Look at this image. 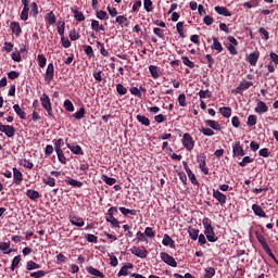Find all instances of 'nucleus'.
<instances>
[{"label": "nucleus", "mask_w": 278, "mask_h": 278, "mask_svg": "<svg viewBox=\"0 0 278 278\" xmlns=\"http://www.w3.org/2000/svg\"><path fill=\"white\" fill-rule=\"evenodd\" d=\"M202 225L204 227V236H206L208 242H217L218 237H216V232L214 231V227L212 226V219L204 217L202 219Z\"/></svg>", "instance_id": "nucleus-1"}, {"label": "nucleus", "mask_w": 278, "mask_h": 278, "mask_svg": "<svg viewBox=\"0 0 278 278\" xmlns=\"http://www.w3.org/2000/svg\"><path fill=\"white\" fill-rule=\"evenodd\" d=\"M40 101L43 110H46V112L48 113V116H50V118H53V106L51 105V98H49L47 93H42V96L40 97Z\"/></svg>", "instance_id": "nucleus-2"}, {"label": "nucleus", "mask_w": 278, "mask_h": 278, "mask_svg": "<svg viewBox=\"0 0 278 278\" xmlns=\"http://www.w3.org/2000/svg\"><path fill=\"white\" fill-rule=\"evenodd\" d=\"M160 257L164 264H167V266H172V268H177V261H175V257L170 256L166 252H161Z\"/></svg>", "instance_id": "nucleus-3"}, {"label": "nucleus", "mask_w": 278, "mask_h": 278, "mask_svg": "<svg viewBox=\"0 0 278 278\" xmlns=\"http://www.w3.org/2000/svg\"><path fill=\"white\" fill-rule=\"evenodd\" d=\"M53 77H55V66L53 63H49L45 74L46 84H51V81H53Z\"/></svg>", "instance_id": "nucleus-4"}, {"label": "nucleus", "mask_w": 278, "mask_h": 278, "mask_svg": "<svg viewBox=\"0 0 278 278\" xmlns=\"http://www.w3.org/2000/svg\"><path fill=\"white\" fill-rule=\"evenodd\" d=\"M182 146L185 147V149H187V151H192V149H194V139H192V136H190V134H184Z\"/></svg>", "instance_id": "nucleus-5"}, {"label": "nucleus", "mask_w": 278, "mask_h": 278, "mask_svg": "<svg viewBox=\"0 0 278 278\" xmlns=\"http://www.w3.org/2000/svg\"><path fill=\"white\" fill-rule=\"evenodd\" d=\"M0 131L7 136V138H14V134H16V128L11 125H3L0 123Z\"/></svg>", "instance_id": "nucleus-6"}, {"label": "nucleus", "mask_w": 278, "mask_h": 278, "mask_svg": "<svg viewBox=\"0 0 278 278\" xmlns=\"http://www.w3.org/2000/svg\"><path fill=\"white\" fill-rule=\"evenodd\" d=\"M197 162L203 175H210V168H207V165H206V156L204 154L198 155Z\"/></svg>", "instance_id": "nucleus-7"}, {"label": "nucleus", "mask_w": 278, "mask_h": 278, "mask_svg": "<svg viewBox=\"0 0 278 278\" xmlns=\"http://www.w3.org/2000/svg\"><path fill=\"white\" fill-rule=\"evenodd\" d=\"M130 253H132V255H136L137 257H140L141 260H144L149 256V251H147V249L144 248L132 247L130 249Z\"/></svg>", "instance_id": "nucleus-8"}, {"label": "nucleus", "mask_w": 278, "mask_h": 278, "mask_svg": "<svg viewBox=\"0 0 278 278\" xmlns=\"http://www.w3.org/2000/svg\"><path fill=\"white\" fill-rule=\"evenodd\" d=\"M247 153L244 152V148L240 144V141H237L232 146V155L233 157H244Z\"/></svg>", "instance_id": "nucleus-9"}, {"label": "nucleus", "mask_w": 278, "mask_h": 278, "mask_svg": "<svg viewBox=\"0 0 278 278\" xmlns=\"http://www.w3.org/2000/svg\"><path fill=\"white\" fill-rule=\"evenodd\" d=\"M65 144L74 155H84V150H81V146L77 143H70L68 139L65 140Z\"/></svg>", "instance_id": "nucleus-10"}, {"label": "nucleus", "mask_w": 278, "mask_h": 278, "mask_svg": "<svg viewBox=\"0 0 278 278\" xmlns=\"http://www.w3.org/2000/svg\"><path fill=\"white\" fill-rule=\"evenodd\" d=\"M256 240L260 242L261 247L263 248V251L268 252L270 249V245H268V242L266 241V238L264 235L260 233V231L255 232Z\"/></svg>", "instance_id": "nucleus-11"}, {"label": "nucleus", "mask_w": 278, "mask_h": 278, "mask_svg": "<svg viewBox=\"0 0 278 278\" xmlns=\"http://www.w3.org/2000/svg\"><path fill=\"white\" fill-rule=\"evenodd\" d=\"M68 220L72 225H74V227H84V225H86L84 218L76 216L75 214H71L68 216Z\"/></svg>", "instance_id": "nucleus-12"}, {"label": "nucleus", "mask_w": 278, "mask_h": 278, "mask_svg": "<svg viewBox=\"0 0 278 278\" xmlns=\"http://www.w3.org/2000/svg\"><path fill=\"white\" fill-rule=\"evenodd\" d=\"M213 197L220 205H225V203H227V195L220 192L218 189H213Z\"/></svg>", "instance_id": "nucleus-13"}, {"label": "nucleus", "mask_w": 278, "mask_h": 278, "mask_svg": "<svg viewBox=\"0 0 278 278\" xmlns=\"http://www.w3.org/2000/svg\"><path fill=\"white\" fill-rule=\"evenodd\" d=\"M13 184H15V186L23 184V173L16 167H13Z\"/></svg>", "instance_id": "nucleus-14"}, {"label": "nucleus", "mask_w": 278, "mask_h": 278, "mask_svg": "<svg viewBox=\"0 0 278 278\" xmlns=\"http://www.w3.org/2000/svg\"><path fill=\"white\" fill-rule=\"evenodd\" d=\"M254 112H256V114H266V112H268V105L266 102L257 100V105L254 109Z\"/></svg>", "instance_id": "nucleus-15"}, {"label": "nucleus", "mask_w": 278, "mask_h": 278, "mask_svg": "<svg viewBox=\"0 0 278 278\" xmlns=\"http://www.w3.org/2000/svg\"><path fill=\"white\" fill-rule=\"evenodd\" d=\"M10 29H11L12 34H14V36H16V38H18V36H21V34H23V28H21V24L18 22H11Z\"/></svg>", "instance_id": "nucleus-16"}, {"label": "nucleus", "mask_w": 278, "mask_h": 278, "mask_svg": "<svg viewBox=\"0 0 278 278\" xmlns=\"http://www.w3.org/2000/svg\"><path fill=\"white\" fill-rule=\"evenodd\" d=\"M252 211L254 212L255 216H258L260 218H268V215H266V212H264V208L260 204H253Z\"/></svg>", "instance_id": "nucleus-17"}, {"label": "nucleus", "mask_w": 278, "mask_h": 278, "mask_svg": "<svg viewBox=\"0 0 278 278\" xmlns=\"http://www.w3.org/2000/svg\"><path fill=\"white\" fill-rule=\"evenodd\" d=\"M247 60L251 66H257V60H260V51L250 53Z\"/></svg>", "instance_id": "nucleus-18"}, {"label": "nucleus", "mask_w": 278, "mask_h": 278, "mask_svg": "<svg viewBox=\"0 0 278 278\" xmlns=\"http://www.w3.org/2000/svg\"><path fill=\"white\" fill-rule=\"evenodd\" d=\"M134 268V264L131 263H126L121 270L117 273V277H127L129 275V270Z\"/></svg>", "instance_id": "nucleus-19"}, {"label": "nucleus", "mask_w": 278, "mask_h": 278, "mask_svg": "<svg viewBox=\"0 0 278 278\" xmlns=\"http://www.w3.org/2000/svg\"><path fill=\"white\" fill-rule=\"evenodd\" d=\"M162 244L164 247H169L170 249H175V240L168 236V233H165L162 240Z\"/></svg>", "instance_id": "nucleus-20"}, {"label": "nucleus", "mask_w": 278, "mask_h": 278, "mask_svg": "<svg viewBox=\"0 0 278 278\" xmlns=\"http://www.w3.org/2000/svg\"><path fill=\"white\" fill-rule=\"evenodd\" d=\"M86 270L89 275H93V277L105 278V275L101 270H99L92 266H87Z\"/></svg>", "instance_id": "nucleus-21"}, {"label": "nucleus", "mask_w": 278, "mask_h": 278, "mask_svg": "<svg viewBox=\"0 0 278 278\" xmlns=\"http://www.w3.org/2000/svg\"><path fill=\"white\" fill-rule=\"evenodd\" d=\"M213 45L211 46V49L213 51H217V53H223V43H220V41H218L217 37H213Z\"/></svg>", "instance_id": "nucleus-22"}, {"label": "nucleus", "mask_w": 278, "mask_h": 278, "mask_svg": "<svg viewBox=\"0 0 278 278\" xmlns=\"http://www.w3.org/2000/svg\"><path fill=\"white\" fill-rule=\"evenodd\" d=\"M204 123L206 127H211V129H214L215 131H220L222 129L220 124L214 119H205Z\"/></svg>", "instance_id": "nucleus-23"}, {"label": "nucleus", "mask_w": 278, "mask_h": 278, "mask_svg": "<svg viewBox=\"0 0 278 278\" xmlns=\"http://www.w3.org/2000/svg\"><path fill=\"white\" fill-rule=\"evenodd\" d=\"M215 12L219 14V16H231V12L227 9V7L217 5L214 8Z\"/></svg>", "instance_id": "nucleus-24"}, {"label": "nucleus", "mask_w": 278, "mask_h": 278, "mask_svg": "<svg viewBox=\"0 0 278 278\" xmlns=\"http://www.w3.org/2000/svg\"><path fill=\"white\" fill-rule=\"evenodd\" d=\"M26 197L30 199V201H36L40 199V192H38L37 190L28 189L26 191Z\"/></svg>", "instance_id": "nucleus-25"}, {"label": "nucleus", "mask_w": 278, "mask_h": 278, "mask_svg": "<svg viewBox=\"0 0 278 278\" xmlns=\"http://www.w3.org/2000/svg\"><path fill=\"white\" fill-rule=\"evenodd\" d=\"M42 182L46 185V186H49L50 188H54L55 186V178L51 177L50 175H45L42 177Z\"/></svg>", "instance_id": "nucleus-26"}, {"label": "nucleus", "mask_w": 278, "mask_h": 278, "mask_svg": "<svg viewBox=\"0 0 278 278\" xmlns=\"http://www.w3.org/2000/svg\"><path fill=\"white\" fill-rule=\"evenodd\" d=\"M115 23H118V25H121V27H129V20L127 17H125V15H118L115 18Z\"/></svg>", "instance_id": "nucleus-27"}, {"label": "nucleus", "mask_w": 278, "mask_h": 278, "mask_svg": "<svg viewBox=\"0 0 278 278\" xmlns=\"http://www.w3.org/2000/svg\"><path fill=\"white\" fill-rule=\"evenodd\" d=\"M13 110H14L15 114H17V116H20V118H22V121H25V118H27V113H25V111H23V109H21V105L14 104Z\"/></svg>", "instance_id": "nucleus-28"}, {"label": "nucleus", "mask_w": 278, "mask_h": 278, "mask_svg": "<svg viewBox=\"0 0 278 278\" xmlns=\"http://www.w3.org/2000/svg\"><path fill=\"white\" fill-rule=\"evenodd\" d=\"M149 72H150V75L153 77V79L160 78V68L157 67V65H150Z\"/></svg>", "instance_id": "nucleus-29"}, {"label": "nucleus", "mask_w": 278, "mask_h": 278, "mask_svg": "<svg viewBox=\"0 0 278 278\" xmlns=\"http://www.w3.org/2000/svg\"><path fill=\"white\" fill-rule=\"evenodd\" d=\"M65 182L68 184L70 186H73L74 188H83V186H84V182L73 179L71 177H67L65 179Z\"/></svg>", "instance_id": "nucleus-30"}, {"label": "nucleus", "mask_w": 278, "mask_h": 278, "mask_svg": "<svg viewBox=\"0 0 278 278\" xmlns=\"http://www.w3.org/2000/svg\"><path fill=\"white\" fill-rule=\"evenodd\" d=\"M138 123H140V125H144L146 127H149V125H151V119H149V117L144 116V115H140L138 114L136 116Z\"/></svg>", "instance_id": "nucleus-31"}, {"label": "nucleus", "mask_w": 278, "mask_h": 278, "mask_svg": "<svg viewBox=\"0 0 278 278\" xmlns=\"http://www.w3.org/2000/svg\"><path fill=\"white\" fill-rule=\"evenodd\" d=\"M72 12L74 14V18L78 21V23L86 21V16L81 11H78L77 9H74V10L72 9Z\"/></svg>", "instance_id": "nucleus-32"}, {"label": "nucleus", "mask_w": 278, "mask_h": 278, "mask_svg": "<svg viewBox=\"0 0 278 278\" xmlns=\"http://www.w3.org/2000/svg\"><path fill=\"white\" fill-rule=\"evenodd\" d=\"M119 212L123 214V216H127L128 214H130V216H138V211L126 208L123 206L119 207Z\"/></svg>", "instance_id": "nucleus-33"}, {"label": "nucleus", "mask_w": 278, "mask_h": 278, "mask_svg": "<svg viewBox=\"0 0 278 278\" xmlns=\"http://www.w3.org/2000/svg\"><path fill=\"white\" fill-rule=\"evenodd\" d=\"M10 241L0 242V251H3L4 255H10L12 253V249H10Z\"/></svg>", "instance_id": "nucleus-34"}, {"label": "nucleus", "mask_w": 278, "mask_h": 278, "mask_svg": "<svg viewBox=\"0 0 278 278\" xmlns=\"http://www.w3.org/2000/svg\"><path fill=\"white\" fill-rule=\"evenodd\" d=\"M219 114H222V116H224V118H230L231 117V108H229V106L220 108Z\"/></svg>", "instance_id": "nucleus-35"}, {"label": "nucleus", "mask_w": 278, "mask_h": 278, "mask_svg": "<svg viewBox=\"0 0 278 278\" xmlns=\"http://www.w3.org/2000/svg\"><path fill=\"white\" fill-rule=\"evenodd\" d=\"M46 21L48 25H55V22H56L55 13H53L52 11L47 13Z\"/></svg>", "instance_id": "nucleus-36"}, {"label": "nucleus", "mask_w": 278, "mask_h": 278, "mask_svg": "<svg viewBox=\"0 0 278 278\" xmlns=\"http://www.w3.org/2000/svg\"><path fill=\"white\" fill-rule=\"evenodd\" d=\"M101 179L106 184V186H114V184H116V178L109 177L105 174L101 176Z\"/></svg>", "instance_id": "nucleus-37"}, {"label": "nucleus", "mask_w": 278, "mask_h": 278, "mask_svg": "<svg viewBox=\"0 0 278 278\" xmlns=\"http://www.w3.org/2000/svg\"><path fill=\"white\" fill-rule=\"evenodd\" d=\"M214 275H216V269L214 267H206L202 278H212Z\"/></svg>", "instance_id": "nucleus-38"}, {"label": "nucleus", "mask_w": 278, "mask_h": 278, "mask_svg": "<svg viewBox=\"0 0 278 278\" xmlns=\"http://www.w3.org/2000/svg\"><path fill=\"white\" fill-rule=\"evenodd\" d=\"M97 18H99V21H108L110 18V15H108V12L103 11V10H97L96 13Z\"/></svg>", "instance_id": "nucleus-39"}, {"label": "nucleus", "mask_w": 278, "mask_h": 278, "mask_svg": "<svg viewBox=\"0 0 278 278\" xmlns=\"http://www.w3.org/2000/svg\"><path fill=\"white\" fill-rule=\"evenodd\" d=\"M40 269V265L37 264L36 262L34 261H28L27 264H26V270H38Z\"/></svg>", "instance_id": "nucleus-40"}, {"label": "nucleus", "mask_w": 278, "mask_h": 278, "mask_svg": "<svg viewBox=\"0 0 278 278\" xmlns=\"http://www.w3.org/2000/svg\"><path fill=\"white\" fill-rule=\"evenodd\" d=\"M52 142L54 144L55 151H62V147H64V139H62V138L54 139Z\"/></svg>", "instance_id": "nucleus-41"}, {"label": "nucleus", "mask_w": 278, "mask_h": 278, "mask_svg": "<svg viewBox=\"0 0 278 278\" xmlns=\"http://www.w3.org/2000/svg\"><path fill=\"white\" fill-rule=\"evenodd\" d=\"M20 18L21 21H27L29 18V7H23Z\"/></svg>", "instance_id": "nucleus-42"}, {"label": "nucleus", "mask_w": 278, "mask_h": 278, "mask_svg": "<svg viewBox=\"0 0 278 278\" xmlns=\"http://www.w3.org/2000/svg\"><path fill=\"white\" fill-rule=\"evenodd\" d=\"M63 108L66 112H75V105H73V102L68 99L64 101Z\"/></svg>", "instance_id": "nucleus-43"}, {"label": "nucleus", "mask_w": 278, "mask_h": 278, "mask_svg": "<svg viewBox=\"0 0 278 278\" xmlns=\"http://www.w3.org/2000/svg\"><path fill=\"white\" fill-rule=\"evenodd\" d=\"M37 62L40 68H45L47 66V58L45 54H38Z\"/></svg>", "instance_id": "nucleus-44"}, {"label": "nucleus", "mask_w": 278, "mask_h": 278, "mask_svg": "<svg viewBox=\"0 0 278 278\" xmlns=\"http://www.w3.org/2000/svg\"><path fill=\"white\" fill-rule=\"evenodd\" d=\"M11 58L13 62H23V56H21V52H18L17 48H15L14 52H12Z\"/></svg>", "instance_id": "nucleus-45"}, {"label": "nucleus", "mask_w": 278, "mask_h": 278, "mask_svg": "<svg viewBox=\"0 0 278 278\" xmlns=\"http://www.w3.org/2000/svg\"><path fill=\"white\" fill-rule=\"evenodd\" d=\"M84 116H86V109L84 106H81L75 114H74V118H76V121H81V118H84Z\"/></svg>", "instance_id": "nucleus-46"}, {"label": "nucleus", "mask_w": 278, "mask_h": 278, "mask_svg": "<svg viewBox=\"0 0 278 278\" xmlns=\"http://www.w3.org/2000/svg\"><path fill=\"white\" fill-rule=\"evenodd\" d=\"M188 233H189V237L191 238V240H199V229L189 228Z\"/></svg>", "instance_id": "nucleus-47"}, {"label": "nucleus", "mask_w": 278, "mask_h": 278, "mask_svg": "<svg viewBox=\"0 0 278 278\" xmlns=\"http://www.w3.org/2000/svg\"><path fill=\"white\" fill-rule=\"evenodd\" d=\"M200 99H212V91L210 89L199 91Z\"/></svg>", "instance_id": "nucleus-48"}, {"label": "nucleus", "mask_w": 278, "mask_h": 278, "mask_svg": "<svg viewBox=\"0 0 278 278\" xmlns=\"http://www.w3.org/2000/svg\"><path fill=\"white\" fill-rule=\"evenodd\" d=\"M247 125H248V127H255V125H257V116L249 115Z\"/></svg>", "instance_id": "nucleus-49"}, {"label": "nucleus", "mask_w": 278, "mask_h": 278, "mask_svg": "<svg viewBox=\"0 0 278 278\" xmlns=\"http://www.w3.org/2000/svg\"><path fill=\"white\" fill-rule=\"evenodd\" d=\"M30 16H33V18L38 16V4L36 2H31L30 4Z\"/></svg>", "instance_id": "nucleus-50"}, {"label": "nucleus", "mask_w": 278, "mask_h": 278, "mask_svg": "<svg viewBox=\"0 0 278 278\" xmlns=\"http://www.w3.org/2000/svg\"><path fill=\"white\" fill-rule=\"evenodd\" d=\"M56 155H58V160L61 164H66V156L64 155V151L63 150H55Z\"/></svg>", "instance_id": "nucleus-51"}, {"label": "nucleus", "mask_w": 278, "mask_h": 278, "mask_svg": "<svg viewBox=\"0 0 278 278\" xmlns=\"http://www.w3.org/2000/svg\"><path fill=\"white\" fill-rule=\"evenodd\" d=\"M143 8H144L146 12H153V1L143 0Z\"/></svg>", "instance_id": "nucleus-52"}, {"label": "nucleus", "mask_w": 278, "mask_h": 278, "mask_svg": "<svg viewBox=\"0 0 278 278\" xmlns=\"http://www.w3.org/2000/svg\"><path fill=\"white\" fill-rule=\"evenodd\" d=\"M187 175L193 186H199V180L197 179V175L192 173V169L190 172H187Z\"/></svg>", "instance_id": "nucleus-53"}, {"label": "nucleus", "mask_w": 278, "mask_h": 278, "mask_svg": "<svg viewBox=\"0 0 278 278\" xmlns=\"http://www.w3.org/2000/svg\"><path fill=\"white\" fill-rule=\"evenodd\" d=\"M85 238H86L87 242H92L93 244H97L99 242V237L91 235V233L85 235Z\"/></svg>", "instance_id": "nucleus-54"}, {"label": "nucleus", "mask_w": 278, "mask_h": 278, "mask_svg": "<svg viewBox=\"0 0 278 278\" xmlns=\"http://www.w3.org/2000/svg\"><path fill=\"white\" fill-rule=\"evenodd\" d=\"M176 29H177L180 38H186V34H184V22H178L176 24Z\"/></svg>", "instance_id": "nucleus-55"}, {"label": "nucleus", "mask_w": 278, "mask_h": 278, "mask_svg": "<svg viewBox=\"0 0 278 278\" xmlns=\"http://www.w3.org/2000/svg\"><path fill=\"white\" fill-rule=\"evenodd\" d=\"M116 92L118 94H121V97L127 94V88H125V86H123V84H117L116 85Z\"/></svg>", "instance_id": "nucleus-56"}, {"label": "nucleus", "mask_w": 278, "mask_h": 278, "mask_svg": "<svg viewBox=\"0 0 278 278\" xmlns=\"http://www.w3.org/2000/svg\"><path fill=\"white\" fill-rule=\"evenodd\" d=\"M181 61H182V64H185V66H188L189 68H194L195 66L194 62L190 61L188 56H181Z\"/></svg>", "instance_id": "nucleus-57"}, {"label": "nucleus", "mask_w": 278, "mask_h": 278, "mask_svg": "<svg viewBox=\"0 0 278 278\" xmlns=\"http://www.w3.org/2000/svg\"><path fill=\"white\" fill-rule=\"evenodd\" d=\"M130 94L134 97H138V99H142V92L138 89V87H130L129 89Z\"/></svg>", "instance_id": "nucleus-58"}, {"label": "nucleus", "mask_w": 278, "mask_h": 278, "mask_svg": "<svg viewBox=\"0 0 278 278\" xmlns=\"http://www.w3.org/2000/svg\"><path fill=\"white\" fill-rule=\"evenodd\" d=\"M21 264V255H17L13 258L12 264H11V270L14 273L15 268Z\"/></svg>", "instance_id": "nucleus-59"}, {"label": "nucleus", "mask_w": 278, "mask_h": 278, "mask_svg": "<svg viewBox=\"0 0 278 278\" xmlns=\"http://www.w3.org/2000/svg\"><path fill=\"white\" fill-rule=\"evenodd\" d=\"M252 162H253V159L251 156H244L242 161L239 163V166H241V168H244L247 164H252Z\"/></svg>", "instance_id": "nucleus-60"}, {"label": "nucleus", "mask_w": 278, "mask_h": 278, "mask_svg": "<svg viewBox=\"0 0 278 278\" xmlns=\"http://www.w3.org/2000/svg\"><path fill=\"white\" fill-rule=\"evenodd\" d=\"M143 233L146 235V238H155V231L151 227H146Z\"/></svg>", "instance_id": "nucleus-61"}, {"label": "nucleus", "mask_w": 278, "mask_h": 278, "mask_svg": "<svg viewBox=\"0 0 278 278\" xmlns=\"http://www.w3.org/2000/svg\"><path fill=\"white\" fill-rule=\"evenodd\" d=\"M46 275H47V271H45V270H38V271L30 273V277H34V278H42Z\"/></svg>", "instance_id": "nucleus-62"}, {"label": "nucleus", "mask_w": 278, "mask_h": 278, "mask_svg": "<svg viewBox=\"0 0 278 278\" xmlns=\"http://www.w3.org/2000/svg\"><path fill=\"white\" fill-rule=\"evenodd\" d=\"M239 86H241L242 90H249L251 86H253V81L242 80Z\"/></svg>", "instance_id": "nucleus-63"}, {"label": "nucleus", "mask_w": 278, "mask_h": 278, "mask_svg": "<svg viewBox=\"0 0 278 278\" xmlns=\"http://www.w3.org/2000/svg\"><path fill=\"white\" fill-rule=\"evenodd\" d=\"M200 131L201 134H203V136H208V137L214 136V130H212L211 128L202 127Z\"/></svg>", "instance_id": "nucleus-64"}]
</instances>
